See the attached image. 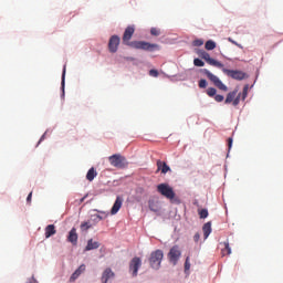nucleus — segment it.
<instances>
[{"label": "nucleus", "mask_w": 283, "mask_h": 283, "mask_svg": "<svg viewBox=\"0 0 283 283\" xmlns=\"http://www.w3.org/2000/svg\"><path fill=\"white\" fill-rule=\"evenodd\" d=\"M203 73L206 74L207 78H209V81H211V83L218 87V90H221L222 92H227L229 90L227 85L220 81V77L216 76L213 73H211V71L205 69Z\"/></svg>", "instance_id": "5"}, {"label": "nucleus", "mask_w": 283, "mask_h": 283, "mask_svg": "<svg viewBox=\"0 0 283 283\" xmlns=\"http://www.w3.org/2000/svg\"><path fill=\"white\" fill-rule=\"evenodd\" d=\"M217 92H218V91H216L214 87H209V88L207 90V94H208V96H210V97L216 96Z\"/></svg>", "instance_id": "29"}, {"label": "nucleus", "mask_w": 283, "mask_h": 283, "mask_svg": "<svg viewBox=\"0 0 283 283\" xmlns=\"http://www.w3.org/2000/svg\"><path fill=\"white\" fill-rule=\"evenodd\" d=\"M62 87H65V67L63 70V74H62Z\"/></svg>", "instance_id": "37"}, {"label": "nucleus", "mask_w": 283, "mask_h": 283, "mask_svg": "<svg viewBox=\"0 0 283 283\" xmlns=\"http://www.w3.org/2000/svg\"><path fill=\"white\" fill-rule=\"evenodd\" d=\"M85 200V197H83L82 199H81V202H83Z\"/></svg>", "instance_id": "44"}, {"label": "nucleus", "mask_w": 283, "mask_h": 283, "mask_svg": "<svg viewBox=\"0 0 283 283\" xmlns=\"http://www.w3.org/2000/svg\"><path fill=\"white\" fill-rule=\"evenodd\" d=\"M119 45H120V38L118 35H112L108 41V52H111V54H116V52H118Z\"/></svg>", "instance_id": "9"}, {"label": "nucleus", "mask_w": 283, "mask_h": 283, "mask_svg": "<svg viewBox=\"0 0 283 283\" xmlns=\"http://www.w3.org/2000/svg\"><path fill=\"white\" fill-rule=\"evenodd\" d=\"M150 34H151L153 36H160V29H158V28H151V29H150Z\"/></svg>", "instance_id": "26"}, {"label": "nucleus", "mask_w": 283, "mask_h": 283, "mask_svg": "<svg viewBox=\"0 0 283 283\" xmlns=\"http://www.w3.org/2000/svg\"><path fill=\"white\" fill-rule=\"evenodd\" d=\"M140 266H143V261L140 260V258H133L129 264V269L130 271H133V277H136V275H138V269H140Z\"/></svg>", "instance_id": "10"}, {"label": "nucleus", "mask_w": 283, "mask_h": 283, "mask_svg": "<svg viewBox=\"0 0 283 283\" xmlns=\"http://www.w3.org/2000/svg\"><path fill=\"white\" fill-rule=\"evenodd\" d=\"M242 96V94H239L237 97L233 98L232 101V105L234 107H238V105H240V97Z\"/></svg>", "instance_id": "30"}, {"label": "nucleus", "mask_w": 283, "mask_h": 283, "mask_svg": "<svg viewBox=\"0 0 283 283\" xmlns=\"http://www.w3.org/2000/svg\"><path fill=\"white\" fill-rule=\"evenodd\" d=\"M180 255H182L180 248L178 245L172 247L168 253L169 263L172 264V266H176L180 260Z\"/></svg>", "instance_id": "7"}, {"label": "nucleus", "mask_w": 283, "mask_h": 283, "mask_svg": "<svg viewBox=\"0 0 283 283\" xmlns=\"http://www.w3.org/2000/svg\"><path fill=\"white\" fill-rule=\"evenodd\" d=\"M43 140H45V135H42L40 140H39V145H41V143H43Z\"/></svg>", "instance_id": "41"}, {"label": "nucleus", "mask_w": 283, "mask_h": 283, "mask_svg": "<svg viewBox=\"0 0 283 283\" xmlns=\"http://www.w3.org/2000/svg\"><path fill=\"white\" fill-rule=\"evenodd\" d=\"M108 160L112 167H116L117 169H125L127 167V159L120 154L109 156Z\"/></svg>", "instance_id": "4"}, {"label": "nucleus", "mask_w": 283, "mask_h": 283, "mask_svg": "<svg viewBox=\"0 0 283 283\" xmlns=\"http://www.w3.org/2000/svg\"><path fill=\"white\" fill-rule=\"evenodd\" d=\"M199 218H201L202 220H205V218H209V210L207 209L199 210Z\"/></svg>", "instance_id": "23"}, {"label": "nucleus", "mask_w": 283, "mask_h": 283, "mask_svg": "<svg viewBox=\"0 0 283 283\" xmlns=\"http://www.w3.org/2000/svg\"><path fill=\"white\" fill-rule=\"evenodd\" d=\"M235 96H238V90H234L228 93L226 97V104L229 105L230 103H233V99L235 98Z\"/></svg>", "instance_id": "20"}, {"label": "nucleus", "mask_w": 283, "mask_h": 283, "mask_svg": "<svg viewBox=\"0 0 283 283\" xmlns=\"http://www.w3.org/2000/svg\"><path fill=\"white\" fill-rule=\"evenodd\" d=\"M193 65H196V67H205V62L200 59H195Z\"/></svg>", "instance_id": "25"}, {"label": "nucleus", "mask_w": 283, "mask_h": 283, "mask_svg": "<svg viewBox=\"0 0 283 283\" xmlns=\"http://www.w3.org/2000/svg\"><path fill=\"white\" fill-rule=\"evenodd\" d=\"M149 75H150V76H154L155 78H157V76H158V71L153 69V70L149 71Z\"/></svg>", "instance_id": "36"}, {"label": "nucleus", "mask_w": 283, "mask_h": 283, "mask_svg": "<svg viewBox=\"0 0 283 283\" xmlns=\"http://www.w3.org/2000/svg\"><path fill=\"white\" fill-rule=\"evenodd\" d=\"M192 45H193L195 48H200V46L205 45V41H202V40H200V39H197V40H195V41L192 42Z\"/></svg>", "instance_id": "27"}, {"label": "nucleus", "mask_w": 283, "mask_h": 283, "mask_svg": "<svg viewBox=\"0 0 283 283\" xmlns=\"http://www.w3.org/2000/svg\"><path fill=\"white\" fill-rule=\"evenodd\" d=\"M214 101H217V103H222V101H224V96H222V95H214Z\"/></svg>", "instance_id": "34"}, {"label": "nucleus", "mask_w": 283, "mask_h": 283, "mask_svg": "<svg viewBox=\"0 0 283 283\" xmlns=\"http://www.w3.org/2000/svg\"><path fill=\"white\" fill-rule=\"evenodd\" d=\"M193 241L195 242H200V233H196L195 235H193Z\"/></svg>", "instance_id": "38"}, {"label": "nucleus", "mask_w": 283, "mask_h": 283, "mask_svg": "<svg viewBox=\"0 0 283 283\" xmlns=\"http://www.w3.org/2000/svg\"><path fill=\"white\" fill-rule=\"evenodd\" d=\"M88 229H92V224H90V222L81 223V230L82 231H87Z\"/></svg>", "instance_id": "28"}, {"label": "nucleus", "mask_w": 283, "mask_h": 283, "mask_svg": "<svg viewBox=\"0 0 283 283\" xmlns=\"http://www.w3.org/2000/svg\"><path fill=\"white\" fill-rule=\"evenodd\" d=\"M202 231H203V238H205V240H207V238H209V235H211V231H212L211 230V221L203 224Z\"/></svg>", "instance_id": "17"}, {"label": "nucleus", "mask_w": 283, "mask_h": 283, "mask_svg": "<svg viewBox=\"0 0 283 283\" xmlns=\"http://www.w3.org/2000/svg\"><path fill=\"white\" fill-rule=\"evenodd\" d=\"M189 269H191V263L189 262V256L186 258V262H185V271H189Z\"/></svg>", "instance_id": "32"}, {"label": "nucleus", "mask_w": 283, "mask_h": 283, "mask_svg": "<svg viewBox=\"0 0 283 283\" xmlns=\"http://www.w3.org/2000/svg\"><path fill=\"white\" fill-rule=\"evenodd\" d=\"M224 249L221 250V254L224 255H231V247L229 245V242H224Z\"/></svg>", "instance_id": "21"}, {"label": "nucleus", "mask_w": 283, "mask_h": 283, "mask_svg": "<svg viewBox=\"0 0 283 283\" xmlns=\"http://www.w3.org/2000/svg\"><path fill=\"white\" fill-rule=\"evenodd\" d=\"M52 235H56V227L54 224H49L45 228V238H52Z\"/></svg>", "instance_id": "16"}, {"label": "nucleus", "mask_w": 283, "mask_h": 283, "mask_svg": "<svg viewBox=\"0 0 283 283\" xmlns=\"http://www.w3.org/2000/svg\"><path fill=\"white\" fill-rule=\"evenodd\" d=\"M249 93V86H244L243 92H242V101H244L248 96Z\"/></svg>", "instance_id": "31"}, {"label": "nucleus", "mask_w": 283, "mask_h": 283, "mask_svg": "<svg viewBox=\"0 0 283 283\" xmlns=\"http://www.w3.org/2000/svg\"><path fill=\"white\" fill-rule=\"evenodd\" d=\"M27 202L30 205L32 202V192H30L27 197Z\"/></svg>", "instance_id": "39"}, {"label": "nucleus", "mask_w": 283, "mask_h": 283, "mask_svg": "<svg viewBox=\"0 0 283 283\" xmlns=\"http://www.w3.org/2000/svg\"><path fill=\"white\" fill-rule=\"evenodd\" d=\"M157 171H160L161 174H167L168 171H171V168L167 165V163L157 160Z\"/></svg>", "instance_id": "14"}, {"label": "nucleus", "mask_w": 283, "mask_h": 283, "mask_svg": "<svg viewBox=\"0 0 283 283\" xmlns=\"http://www.w3.org/2000/svg\"><path fill=\"white\" fill-rule=\"evenodd\" d=\"M98 247H101V243L91 239L87 241L85 251H94V249H98Z\"/></svg>", "instance_id": "18"}, {"label": "nucleus", "mask_w": 283, "mask_h": 283, "mask_svg": "<svg viewBox=\"0 0 283 283\" xmlns=\"http://www.w3.org/2000/svg\"><path fill=\"white\" fill-rule=\"evenodd\" d=\"M114 272L112 271V269L107 268L102 275V283H107L109 282V280H114Z\"/></svg>", "instance_id": "13"}, {"label": "nucleus", "mask_w": 283, "mask_h": 283, "mask_svg": "<svg viewBox=\"0 0 283 283\" xmlns=\"http://www.w3.org/2000/svg\"><path fill=\"white\" fill-rule=\"evenodd\" d=\"M163 258H165V253H163V250H156L151 252L149 258V264L151 269L158 271V269H160V264L163 263Z\"/></svg>", "instance_id": "3"}, {"label": "nucleus", "mask_w": 283, "mask_h": 283, "mask_svg": "<svg viewBox=\"0 0 283 283\" xmlns=\"http://www.w3.org/2000/svg\"><path fill=\"white\" fill-rule=\"evenodd\" d=\"M200 56H201V59H203V61H206L208 63V65H212V67H219V70L221 67H224V64L212 59L211 55L209 53H207V51H201Z\"/></svg>", "instance_id": "8"}, {"label": "nucleus", "mask_w": 283, "mask_h": 283, "mask_svg": "<svg viewBox=\"0 0 283 283\" xmlns=\"http://www.w3.org/2000/svg\"><path fill=\"white\" fill-rule=\"evenodd\" d=\"M82 273H85V264L78 266L77 270L71 275L70 282H76L81 277Z\"/></svg>", "instance_id": "12"}, {"label": "nucleus", "mask_w": 283, "mask_h": 283, "mask_svg": "<svg viewBox=\"0 0 283 283\" xmlns=\"http://www.w3.org/2000/svg\"><path fill=\"white\" fill-rule=\"evenodd\" d=\"M199 87H200L201 90H205V87H207V80H200V81H199Z\"/></svg>", "instance_id": "33"}, {"label": "nucleus", "mask_w": 283, "mask_h": 283, "mask_svg": "<svg viewBox=\"0 0 283 283\" xmlns=\"http://www.w3.org/2000/svg\"><path fill=\"white\" fill-rule=\"evenodd\" d=\"M229 41H231V43H233V44L237 45L238 48H242V45L238 44V42H235V41H233V40H231V39H229Z\"/></svg>", "instance_id": "40"}, {"label": "nucleus", "mask_w": 283, "mask_h": 283, "mask_svg": "<svg viewBox=\"0 0 283 283\" xmlns=\"http://www.w3.org/2000/svg\"><path fill=\"white\" fill-rule=\"evenodd\" d=\"M120 207H123V199L120 196H117L116 200L111 209V214L116 216V213H118V211H120Z\"/></svg>", "instance_id": "11"}, {"label": "nucleus", "mask_w": 283, "mask_h": 283, "mask_svg": "<svg viewBox=\"0 0 283 283\" xmlns=\"http://www.w3.org/2000/svg\"><path fill=\"white\" fill-rule=\"evenodd\" d=\"M99 213H103V216H101V214H95V216H93V218H94V220L96 221V220H98V221H101V220H105V218H107V216H108V213H106V212H104V211H99Z\"/></svg>", "instance_id": "24"}, {"label": "nucleus", "mask_w": 283, "mask_h": 283, "mask_svg": "<svg viewBox=\"0 0 283 283\" xmlns=\"http://www.w3.org/2000/svg\"><path fill=\"white\" fill-rule=\"evenodd\" d=\"M206 50H216V42L213 40H208L205 44Z\"/></svg>", "instance_id": "22"}, {"label": "nucleus", "mask_w": 283, "mask_h": 283, "mask_svg": "<svg viewBox=\"0 0 283 283\" xmlns=\"http://www.w3.org/2000/svg\"><path fill=\"white\" fill-rule=\"evenodd\" d=\"M96 176H98V172H96V169L92 167L86 174V180H88V182H92L94 178H96Z\"/></svg>", "instance_id": "19"}, {"label": "nucleus", "mask_w": 283, "mask_h": 283, "mask_svg": "<svg viewBox=\"0 0 283 283\" xmlns=\"http://www.w3.org/2000/svg\"><path fill=\"white\" fill-rule=\"evenodd\" d=\"M30 283H39L34 277L31 279Z\"/></svg>", "instance_id": "43"}, {"label": "nucleus", "mask_w": 283, "mask_h": 283, "mask_svg": "<svg viewBox=\"0 0 283 283\" xmlns=\"http://www.w3.org/2000/svg\"><path fill=\"white\" fill-rule=\"evenodd\" d=\"M67 240L73 243V245H76L78 242V234L76 233V228H72L69 232Z\"/></svg>", "instance_id": "15"}, {"label": "nucleus", "mask_w": 283, "mask_h": 283, "mask_svg": "<svg viewBox=\"0 0 283 283\" xmlns=\"http://www.w3.org/2000/svg\"><path fill=\"white\" fill-rule=\"evenodd\" d=\"M157 191L158 193L164 196V198H167V200L180 205V199L176 198V192L174 191V188H171V186H169L168 184H159L157 186Z\"/></svg>", "instance_id": "2"}, {"label": "nucleus", "mask_w": 283, "mask_h": 283, "mask_svg": "<svg viewBox=\"0 0 283 283\" xmlns=\"http://www.w3.org/2000/svg\"><path fill=\"white\" fill-rule=\"evenodd\" d=\"M220 70H222L223 74H226L230 78H233L234 81H244V78H247V73L242 71L228 70V69H224V66L221 67Z\"/></svg>", "instance_id": "6"}, {"label": "nucleus", "mask_w": 283, "mask_h": 283, "mask_svg": "<svg viewBox=\"0 0 283 283\" xmlns=\"http://www.w3.org/2000/svg\"><path fill=\"white\" fill-rule=\"evenodd\" d=\"M125 61H135V59L132 56H128V57H125Z\"/></svg>", "instance_id": "42"}, {"label": "nucleus", "mask_w": 283, "mask_h": 283, "mask_svg": "<svg viewBox=\"0 0 283 283\" xmlns=\"http://www.w3.org/2000/svg\"><path fill=\"white\" fill-rule=\"evenodd\" d=\"M134 32H136V29L134 27H127L125 29L123 34L124 45H128V48H133L134 50H144L145 52H156V50H160V45L156 43H149L145 41H132Z\"/></svg>", "instance_id": "1"}, {"label": "nucleus", "mask_w": 283, "mask_h": 283, "mask_svg": "<svg viewBox=\"0 0 283 283\" xmlns=\"http://www.w3.org/2000/svg\"><path fill=\"white\" fill-rule=\"evenodd\" d=\"M231 147H233V138L229 137L228 138V149H229V151H231Z\"/></svg>", "instance_id": "35"}]
</instances>
